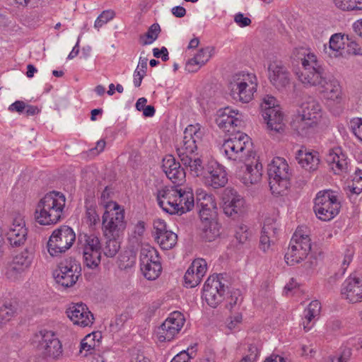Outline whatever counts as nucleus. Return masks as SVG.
I'll use <instances>...</instances> for the list:
<instances>
[{"label": "nucleus", "mask_w": 362, "mask_h": 362, "mask_svg": "<svg viewBox=\"0 0 362 362\" xmlns=\"http://www.w3.org/2000/svg\"><path fill=\"white\" fill-rule=\"evenodd\" d=\"M202 66L194 58L189 59L185 64V70L189 73H194Z\"/></svg>", "instance_id": "obj_61"}, {"label": "nucleus", "mask_w": 362, "mask_h": 362, "mask_svg": "<svg viewBox=\"0 0 362 362\" xmlns=\"http://www.w3.org/2000/svg\"><path fill=\"white\" fill-rule=\"evenodd\" d=\"M257 85V78L255 74L240 71L231 76L228 89L235 100L247 103L253 99Z\"/></svg>", "instance_id": "obj_6"}, {"label": "nucleus", "mask_w": 362, "mask_h": 362, "mask_svg": "<svg viewBox=\"0 0 362 362\" xmlns=\"http://www.w3.org/2000/svg\"><path fill=\"white\" fill-rule=\"evenodd\" d=\"M125 213L117 203H111L102 216V230L105 237H121L126 228Z\"/></svg>", "instance_id": "obj_8"}, {"label": "nucleus", "mask_w": 362, "mask_h": 362, "mask_svg": "<svg viewBox=\"0 0 362 362\" xmlns=\"http://www.w3.org/2000/svg\"><path fill=\"white\" fill-rule=\"evenodd\" d=\"M234 21L240 27H246L250 25L251 20L250 18L244 16L242 13H238L234 16Z\"/></svg>", "instance_id": "obj_62"}, {"label": "nucleus", "mask_w": 362, "mask_h": 362, "mask_svg": "<svg viewBox=\"0 0 362 362\" xmlns=\"http://www.w3.org/2000/svg\"><path fill=\"white\" fill-rule=\"evenodd\" d=\"M156 199L159 206L170 214H185L194 206V194L190 189L164 187L158 190Z\"/></svg>", "instance_id": "obj_1"}, {"label": "nucleus", "mask_w": 362, "mask_h": 362, "mask_svg": "<svg viewBox=\"0 0 362 362\" xmlns=\"http://www.w3.org/2000/svg\"><path fill=\"white\" fill-rule=\"evenodd\" d=\"M334 5L345 11H358L356 0H334Z\"/></svg>", "instance_id": "obj_51"}, {"label": "nucleus", "mask_w": 362, "mask_h": 362, "mask_svg": "<svg viewBox=\"0 0 362 362\" xmlns=\"http://www.w3.org/2000/svg\"><path fill=\"white\" fill-rule=\"evenodd\" d=\"M270 228L264 225L262 228L260 237V248L263 251H267L270 247V238L269 236Z\"/></svg>", "instance_id": "obj_57"}, {"label": "nucleus", "mask_w": 362, "mask_h": 362, "mask_svg": "<svg viewBox=\"0 0 362 362\" xmlns=\"http://www.w3.org/2000/svg\"><path fill=\"white\" fill-rule=\"evenodd\" d=\"M202 280V277L197 274L193 269L189 267L184 276L185 285L186 287L194 288Z\"/></svg>", "instance_id": "obj_44"}, {"label": "nucleus", "mask_w": 362, "mask_h": 362, "mask_svg": "<svg viewBox=\"0 0 362 362\" xmlns=\"http://www.w3.org/2000/svg\"><path fill=\"white\" fill-rule=\"evenodd\" d=\"M220 151L228 160L237 163L246 162L255 156L250 138L240 131L229 134Z\"/></svg>", "instance_id": "obj_5"}, {"label": "nucleus", "mask_w": 362, "mask_h": 362, "mask_svg": "<svg viewBox=\"0 0 362 362\" xmlns=\"http://www.w3.org/2000/svg\"><path fill=\"white\" fill-rule=\"evenodd\" d=\"M267 128L270 133H282L285 130L286 123L282 108L274 110L269 113H262Z\"/></svg>", "instance_id": "obj_33"}, {"label": "nucleus", "mask_w": 362, "mask_h": 362, "mask_svg": "<svg viewBox=\"0 0 362 362\" xmlns=\"http://www.w3.org/2000/svg\"><path fill=\"white\" fill-rule=\"evenodd\" d=\"M101 334L93 332L87 334L80 343L79 354L87 356L92 354L100 344Z\"/></svg>", "instance_id": "obj_36"}, {"label": "nucleus", "mask_w": 362, "mask_h": 362, "mask_svg": "<svg viewBox=\"0 0 362 362\" xmlns=\"http://www.w3.org/2000/svg\"><path fill=\"white\" fill-rule=\"evenodd\" d=\"M28 235L27 228L23 217L21 215L16 216L7 231L6 235L9 243L12 246L18 247L24 244Z\"/></svg>", "instance_id": "obj_28"}, {"label": "nucleus", "mask_w": 362, "mask_h": 362, "mask_svg": "<svg viewBox=\"0 0 362 362\" xmlns=\"http://www.w3.org/2000/svg\"><path fill=\"white\" fill-rule=\"evenodd\" d=\"M110 192L107 187L103 191L100 196V204L107 210V205L109 206L111 203H115V202L109 200Z\"/></svg>", "instance_id": "obj_63"}, {"label": "nucleus", "mask_w": 362, "mask_h": 362, "mask_svg": "<svg viewBox=\"0 0 362 362\" xmlns=\"http://www.w3.org/2000/svg\"><path fill=\"white\" fill-rule=\"evenodd\" d=\"M115 16V13L112 10L103 11L95 20L94 28L99 30L101 27L112 20Z\"/></svg>", "instance_id": "obj_46"}, {"label": "nucleus", "mask_w": 362, "mask_h": 362, "mask_svg": "<svg viewBox=\"0 0 362 362\" xmlns=\"http://www.w3.org/2000/svg\"><path fill=\"white\" fill-rule=\"evenodd\" d=\"M291 175L288 164L284 158H273L268 165L269 185L272 194H284L289 186Z\"/></svg>", "instance_id": "obj_7"}, {"label": "nucleus", "mask_w": 362, "mask_h": 362, "mask_svg": "<svg viewBox=\"0 0 362 362\" xmlns=\"http://www.w3.org/2000/svg\"><path fill=\"white\" fill-rule=\"evenodd\" d=\"M78 242L85 265L90 269L98 267L100 263L102 249L98 236L95 234H81Z\"/></svg>", "instance_id": "obj_13"}, {"label": "nucleus", "mask_w": 362, "mask_h": 362, "mask_svg": "<svg viewBox=\"0 0 362 362\" xmlns=\"http://www.w3.org/2000/svg\"><path fill=\"white\" fill-rule=\"evenodd\" d=\"M341 298L351 303L362 301V276L351 275L341 286Z\"/></svg>", "instance_id": "obj_22"}, {"label": "nucleus", "mask_w": 362, "mask_h": 362, "mask_svg": "<svg viewBox=\"0 0 362 362\" xmlns=\"http://www.w3.org/2000/svg\"><path fill=\"white\" fill-rule=\"evenodd\" d=\"M216 122L224 132L235 134V128L243 124V115L238 110L226 107L219 111Z\"/></svg>", "instance_id": "obj_23"}, {"label": "nucleus", "mask_w": 362, "mask_h": 362, "mask_svg": "<svg viewBox=\"0 0 362 362\" xmlns=\"http://www.w3.org/2000/svg\"><path fill=\"white\" fill-rule=\"evenodd\" d=\"M203 130L199 124L188 125L185 131L182 139L177 144L176 149L180 158L192 155L202 141Z\"/></svg>", "instance_id": "obj_16"}, {"label": "nucleus", "mask_w": 362, "mask_h": 362, "mask_svg": "<svg viewBox=\"0 0 362 362\" xmlns=\"http://www.w3.org/2000/svg\"><path fill=\"white\" fill-rule=\"evenodd\" d=\"M326 160L334 174H341L348 168V158L340 147H335L329 150Z\"/></svg>", "instance_id": "obj_32"}, {"label": "nucleus", "mask_w": 362, "mask_h": 362, "mask_svg": "<svg viewBox=\"0 0 362 362\" xmlns=\"http://www.w3.org/2000/svg\"><path fill=\"white\" fill-rule=\"evenodd\" d=\"M296 160L298 164L308 171L316 170L320 161L319 153L317 151H310L306 148H301L298 151Z\"/></svg>", "instance_id": "obj_34"}, {"label": "nucleus", "mask_w": 362, "mask_h": 362, "mask_svg": "<svg viewBox=\"0 0 362 362\" xmlns=\"http://www.w3.org/2000/svg\"><path fill=\"white\" fill-rule=\"evenodd\" d=\"M223 210L228 216L240 214L245 209V200L236 190L232 188L225 189L223 197Z\"/></svg>", "instance_id": "obj_25"}, {"label": "nucleus", "mask_w": 362, "mask_h": 362, "mask_svg": "<svg viewBox=\"0 0 362 362\" xmlns=\"http://www.w3.org/2000/svg\"><path fill=\"white\" fill-rule=\"evenodd\" d=\"M346 52L349 54L362 55V47L355 41L349 40L348 36L346 37Z\"/></svg>", "instance_id": "obj_58"}, {"label": "nucleus", "mask_w": 362, "mask_h": 362, "mask_svg": "<svg viewBox=\"0 0 362 362\" xmlns=\"http://www.w3.org/2000/svg\"><path fill=\"white\" fill-rule=\"evenodd\" d=\"M341 203L335 192L326 189L316 194L313 210L319 219L323 221L333 219L339 213Z\"/></svg>", "instance_id": "obj_9"}, {"label": "nucleus", "mask_w": 362, "mask_h": 362, "mask_svg": "<svg viewBox=\"0 0 362 362\" xmlns=\"http://www.w3.org/2000/svg\"><path fill=\"white\" fill-rule=\"evenodd\" d=\"M194 348L187 349V351H182L178 353L170 362H189L194 356Z\"/></svg>", "instance_id": "obj_54"}, {"label": "nucleus", "mask_w": 362, "mask_h": 362, "mask_svg": "<svg viewBox=\"0 0 362 362\" xmlns=\"http://www.w3.org/2000/svg\"><path fill=\"white\" fill-rule=\"evenodd\" d=\"M153 56L156 58L161 57L163 62L168 60V52L166 47H163L160 49L158 48H154L153 49Z\"/></svg>", "instance_id": "obj_64"}, {"label": "nucleus", "mask_w": 362, "mask_h": 362, "mask_svg": "<svg viewBox=\"0 0 362 362\" xmlns=\"http://www.w3.org/2000/svg\"><path fill=\"white\" fill-rule=\"evenodd\" d=\"M354 250L352 247L349 246L346 248L344 253V258L341 263V268L344 271L346 269L349 264L353 259Z\"/></svg>", "instance_id": "obj_60"}, {"label": "nucleus", "mask_w": 362, "mask_h": 362, "mask_svg": "<svg viewBox=\"0 0 362 362\" xmlns=\"http://www.w3.org/2000/svg\"><path fill=\"white\" fill-rule=\"evenodd\" d=\"M33 258V252L28 249L17 254L7 269V277L12 281L21 279L25 272L30 267Z\"/></svg>", "instance_id": "obj_19"}, {"label": "nucleus", "mask_w": 362, "mask_h": 362, "mask_svg": "<svg viewBox=\"0 0 362 362\" xmlns=\"http://www.w3.org/2000/svg\"><path fill=\"white\" fill-rule=\"evenodd\" d=\"M293 57L302 66V69L296 73L299 81L306 88L318 87L327 75L317 56L310 50L300 47L293 51Z\"/></svg>", "instance_id": "obj_2"}, {"label": "nucleus", "mask_w": 362, "mask_h": 362, "mask_svg": "<svg viewBox=\"0 0 362 362\" xmlns=\"http://www.w3.org/2000/svg\"><path fill=\"white\" fill-rule=\"evenodd\" d=\"M66 314L74 325L81 327H90L95 320L93 314L83 303H71L66 308Z\"/></svg>", "instance_id": "obj_21"}, {"label": "nucleus", "mask_w": 362, "mask_h": 362, "mask_svg": "<svg viewBox=\"0 0 362 362\" xmlns=\"http://www.w3.org/2000/svg\"><path fill=\"white\" fill-rule=\"evenodd\" d=\"M201 228L202 238L209 242L215 240L221 233V226L216 216L212 218H201Z\"/></svg>", "instance_id": "obj_35"}, {"label": "nucleus", "mask_w": 362, "mask_h": 362, "mask_svg": "<svg viewBox=\"0 0 362 362\" xmlns=\"http://www.w3.org/2000/svg\"><path fill=\"white\" fill-rule=\"evenodd\" d=\"M346 42V40L344 35L335 33L332 35L329 39L328 48L329 51H327L326 45H325V49L330 56L336 57L343 54L342 51L345 48Z\"/></svg>", "instance_id": "obj_37"}, {"label": "nucleus", "mask_w": 362, "mask_h": 362, "mask_svg": "<svg viewBox=\"0 0 362 362\" xmlns=\"http://www.w3.org/2000/svg\"><path fill=\"white\" fill-rule=\"evenodd\" d=\"M320 309V303L318 300H313L305 309L303 315L315 320L319 315Z\"/></svg>", "instance_id": "obj_52"}, {"label": "nucleus", "mask_w": 362, "mask_h": 362, "mask_svg": "<svg viewBox=\"0 0 362 362\" xmlns=\"http://www.w3.org/2000/svg\"><path fill=\"white\" fill-rule=\"evenodd\" d=\"M242 298L238 291H234L230 296L227 298L226 308L229 310H235L238 305L241 303Z\"/></svg>", "instance_id": "obj_56"}, {"label": "nucleus", "mask_w": 362, "mask_h": 362, "mask_svg": "<svg viewBox=\"0 0 362 362\" xmlns=\"http://www.w3.org/2000/svg\"><path fill=\"white\" fill-rule=\"evenodd\" d=\"M349 128L354 136L362 141V118L354 117L349 122Z\"/></svg>", "instance_id": "obj_50"}, {"label": "nucleus", "mask_w": 362, "mask_h": 362, "mask_svg": "<svg viewBox=\"0 0 362 362\" xmlns=\"http://www.w3.org/2000/svg\"><path fill=\"white\" fill-rule=\"evenodd\" d=\"M220 275L211 276L206 281L203 289V298L211 308H216L223 300L226 286Z\"/></svg>", "instance_id": "obj_18"}, {"label": "nucleus", "mask_w": 362, "mask_h": 362, "mask_svg": "<svg viewBox=\"0 0 362 362\" xmlns=\"http://www.w3.org/2000/svg\"><path fill=\"white\" fill-rule=\"evenodd\" d=\"M311 250L310 239L308 235L298 228L294 233L288 251L285 255V261L288 265H294L305 259Z\"/></svg>", "instance_id": "obj_11"}, {"label": "nucleus", "mask_w": 362, "mask_h": 362, "mask_svg": "<svg viewBox=\"0 0 362 362\" xmlns=\"http://www.w3.org/2000/svg\"><path fill=\"white\" fill-rule=\"evenodd\" d=\"M33 343L45 358L57 359L62 355V343L52 331H40L35 334Z\"/></svg>", "instance_id": "obj_12"}, {"label": "nucleus", "mask_w": 362, "mask_h": 362, "mask_svg": "<svg viewBox=\"0 0 362 362\" xmlns=\"http://www.w3.org/2000/svg\"><path fill=\"white\" fill-rule=\"evenodd\" d=\"M162 168L173 183L179 185L185 181V172L173 156H167L163 159Z\"/></svg>", "instance_id": "obj_30"}, {"label": "nucleus", "mask_w": 362, "mask_h": 362, "mask_svg": "<svg viewBox=\"0 0 362 362\" xmlns=\"http://www.w3.org/2000/svg\"><path fill=\"white\" fill-rule=\"evenodd\" d=\"M81 264L76 259L69 257L61 261L53 273L57 284L64 287H71L81 275Z\"/></svg>", "instance_id": "obj_14"}, {"label": "nucleus", "mask_w": 362, "mask_h": 362, "mask_svg": "<svg viewBox=\"0 0 362 362\" xmlns=\"http://www.w3.org/2000/svg\"><path fill=\"white\" fill-rule=\"evenodd\" d=\"M147 58L139 57V63L136 69L134 72V84L136 87H139L144 77L146 76L147 70Z\"/></svg>", "instance_id": "obj_42"}, {"label": "nucleus", "mask_w": 362, "mask_h": 362, "mask_svg": "<svg viewBox=\"0 0 362 362\" xmlns=\"http://www.w3.org/2000/svg\"><path fill=\"white\" fill-rule=\"evenodd\" d=\"M153 229L155 238L156 236H159L160 235H162L165 232L170 231L167 230V226L165 222L160 218H157L153 221Z\"/></svg>", "instance_id": "obj_59"}, {"label": "nucleus", "mask_w": 362, "mask_h": 362, "mask_svg": "<svg viewBox=\"0 0 362 362\" xmlns=\"http://www.w3.org/2000/svg\"><path fill=\"white\" fill-rule=\"evenodd\" d=\"M106 242L103 248V252L105 256L109 257H114L120 248V237H105Z\"/></svg>", "instance_id": "obj_41"}, {"label": "nucleus", "mask_w": 362, "mask_h": 362, "mask_svg": "<svg viewBox=\"0 0 362 362\" xmlns=\"http://www.w3.org/2000/svg\"><path fill=\"white\" fill-rule=\"evenodd\" d=\"M66 197L62 192L52 191L45 194L37 202L35 219L41 226L57 223L64 216Z\"/></svg>", "instance_id": "obj_3"}, {"label": "nucleus", "mask_w": 362, "mask_h": 362, "mask_svg": "<svg viewBox=\"0 0 362 362\" xmlns=\"http://www.w3.org/2000/svg\"><path fill=\"white\" fill-rule=\"evenodd\" d=\"M190 267L193 269V270L202 278L206 273L207 271V264L205 259L199 258L194 259L191 264Z\"/></svg>", "instance_id": "obj_53"}, {"label": "nucleus", "mask_w": 362, "mask_h": 362, "mask_svg": "<svg viewBox=\"0 0 362 362\" xmlns=\"http://www.w3.org/2000/svg\"><path fill=\"white\" fill-rule=\"evenodd\" d=\"M85 221L90 226L93 227L99 223L100 217L96 211V205L90 202H86Z\"/></svg>", "instance_id": "obj_40"}, {"label": "nucleus", "mask_w": 362, "mask_h": 362, "mask_svg": "<svg viewBox=\"0 0 362 362\" xmlns=\"http://www.w3.org/2000/svg\"><path fill=\"white\" fill-rule=\"evenodd\" d=\"M262 113L280 110L281 107L279 105L277 100L272 95H266L261 103Z\"/></svg>", "instance_id": "obj_45"}, {"label": "nucleus", "mask_w": 362, "mask_h": 362, "mask_svg": "<svg viewBox=\"0 0 362 362\" xmlns=\"http://www.w3.org/2000/svg\"><path fill=\"white\" fill-rule=\"evenodd\" d=\"M322 117V107L315 100L303 103L291 122V129L300 136H308L313 134Z\"/></svg>", "instance_id": "obj_4"}, {"label": "nucleus", "mask_w": 362, "mask_h": 362, "mask_svg": "<svg viewBox=\"0 0 362 362\" xmlns=\"http://www.w3.org/2000/svg\"><path fill=\"white\" fill-rule=\"evenodd\" d=\"M196 194L200 219L216 216V203L214 197L202 189H198Z\"/></svg>", "instance_id": "obj_29"}, {"label": "nucleus", "mask_w": 362, "mask_h": 362, "mask_svg": "<svg viewBox=\"0 0 362 362\" xmlns=\"http://www.w3.org/2000/svg\"><path fill=\"white\" fill-rule=\"evenodd\" d=\"M16 313L15 308L11 304H5L0 308V323L9 321Z\"/></svg>", "instance_id": "obj_49"}, {"label": "nucleus", "mask_w": 362, "mask_h": 362, "mask_svg": "<svg viewBox=\"0 0 362 362\" xmlns=\"http://www.w3.org/2000/svg\"><path fill=\"white\" fill-rule=\"evenodd\" d=\"M155 240L163 250H170L177 243V236L172 232H165L159 236H156Z\"/></svg>", "instance_id": "obj_39"}, {"label": "nucleus", "mask_w": 362, "mask_h": 362, "mask_svg": "<svg viewBox=\"0 0 362 362\" xmlns=\"http://www.w3.org/2000/svg\"><path fill=\"white\" fill-rule=\"evenodd\" d=\"M141 271L148 280L156 279L162 271L157 250L148 245L144 247L140 255Z\"/></svg>", "instance_id": "obj_17"}, {"label": "nucleus", "mask_w": 362, "mask_h": 362, "mask_svg": "<svg viewBox=\"0 0 362 362\" xmlns=\"http://www.w3.org/2000/svg\"><path fill=\"white\" fill-rule=\"evenodd\" d=\"M203 130L199 124L188 125L185 131L182 139L177 144L176 149L180 158L192 155L202 141Z\"/></svg>", "instance_id": "obj_15"}, {"label": "nucleus", "mask_w": 362, "mask_h": 362, "mask_svg": "<svg viewBox=\"0 0 362 362\" xmlns=\"http://www.w3.org/2000/svg\"><path fill=\"white\" fill-rule=\"evenodd\" d=\"M184 315L178 311L173 312L158 330L160 341H171L179 333L185 323Z\"/></svg>", "instance_id": "obj_20"}, {"label": "nucleus", "mask_w": 362, "mask_h": 362, "mask_svg": "<svg viewBox=\"0 0 362 362\" xmlns=\"http://www.w3.org/2000/svg\"><path fill=\"white\" fill-rule=\"evenodd\" d=\"M214 47H206L200 49L198 52L194 55V58L199 64L204 66L211 58L214 53Z\"/></svg>", "instance_id": "obj_47"}, {"label": "nucleus", "mask_w": 362, "mask_h": 362, "mask_svg": "<svg viewBox=\"0 0 362 362\" xmlns=\"http://www.w3.org/2000/svg\"><path fill=\"white\" fill-rule=\"evenodd\" d=\"M205 184L214 189L223 187L228 182L227 173L222 165L212 163L207 168L204 175Z\"/></svg>", "instance_id": "obj_31"}, {"label": "nucleus", "mask_w": 362, "mask_h": 362, "mask_svg": "<svg viewBox=\"0 0 362 362\" xmlns=\"http://www.w3.org/2000/svg\"><path fill=\"white\" fill-rule=\"evenodd\" d=\"M182 164L189 169L190 173L196 177H199L204 174V165L202 160L199 158H197L193 155L185 156L180 158Z\"/></svg>", "instance_id": "obj_38"}, {"label": "nucleus", "mask_w": 362, "mask_h": 362, "mask_svg": "<svg viewBox=\"0 0 362 362\" xmlns=\"http://www.w3.org/2000/svg\"><path fill=\"white\" fill-rule=\"evenodd\" d=\"M251 232L248 227L244 224H240L235 229V238L239 243H244L250 237Z\"/></svg>", "instance_id": "obj_48"}, {"label": "nucleus", "mask_w": 362, "mask_h": 362, "mask_svg": "<svg viewBox=\"0 0 362 362\" xmlns=\"http://www.w3.org/2000/svg\"><path fill=\"white\" fill-rule=\"evenodd\" d=\"M268 78L278 90H283L290 84V73L281 62H273L268 67Z\"/></svg>", "instance_id": "obj_26"}, {"label": "nucleus", "mask_w": 362, "mask_h": 362, "mask_svg": "<svg viewBox=\"0 0 362 362\" xmlns=\"http://www.w3.org/2000/svg\"><path fill=\"white\" fill-rule=\"evenodd\" d=\"M242 162L244 165L238 173L239 179L246 186L255 185L261 180L262 165L255 158Z\"/></svg>", "instance_id": "obj_27"}, {"label": "nucleus", "mask_w": 362, "mask_h": 362, "mask_svg": "<svg viewBox=\"0 0 362 362\" xmlns=\"http://www.w3.org/2000/svg\"><path fill=\"white\" fill-rule=\"evenodd\" d=\"M321 98L327 101L339 103L342 100V88L339 81L333 76H326L317 87Z\"/></svg>", "instance_id": "obj_24"}, {"label": "nucleus", "mask_w": 362, "mask_h": 362, "mask_svg": "<svg viewBox=\"0 0 362 362\" xmlns=\"http://www.w3.org/2000/svg\"><path fill=\"white\" fill-rule=\"evenodd\" d=\"M351 191L354 194L362 192V170H356L352 180Z\"/></svg>", "instance_id": "obj_55"}, {"label": "nucleus", "mask_w": 362, "mask_h": 362, "mask_svg": "<svg viewBox=\"0 0 362 362\" xmlns=\"http://www.w3.org/2000/svg\"><path fill=\"white\" fill-rule=\"evenodd\" d=\"M160 32V25L157 23H154L148 28L147 33L144 35L141 36L140 40L143 45H147L152 44L155 40H157L158 35Z\"/></svg>", "instance_id": "obj_43"}, {"label": "nucleus", "mask_w": 362, "mask_h": 362, "mask_svg": "<svg viewBox=\"0 0 362 362\" xmlns=\"http://www.w3.org/2000/svg\"><path fill=\"white\" fill-rule=\"evenodd\" d=\"M76 240L74 230L68 226H61L53 230L47 244L52 257H59L69 250Z\"/></svg>", "instance_id": "obj_10"}]
</instances>
